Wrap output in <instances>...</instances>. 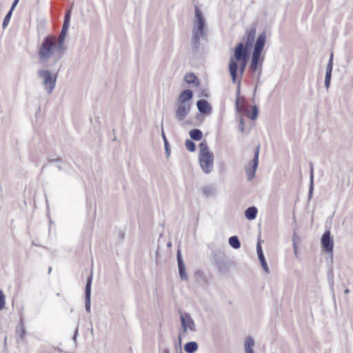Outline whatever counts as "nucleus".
<instances>
[{
  "mask_svg": "<svg viewBox=\"0 0 353 353\" xmlns=\"http://www.w3.org/2000/svg\"><path fill=\"white\" fill-rule=\"evenodd\" d=\"M63 53V46L57 43L54 37L48 36L39 47L38 57L41 63L53 66L61 59Z\"/></svg>",
  "mask_w": 353,
  "mask_h": 353,
  "instance_id": "f257e3e1",
  "label": "nucleus"
},
{
  "mask_svg": "<svg viewBox=\"0 0 353 353\" xmlns=\"http://www.w3.org/2000/svg\"><path fill=\"white\" fill-rule=\"evenodd\" d=\"M248 58V50L244 47L243 43L240 42L235 48L234 56L231 57L229 59L228 70L232 83H235L236 81L238 70L236 62L238 61L239 63V72L241 76H242L247 65Z\"/></svg>",
  "mask_w": 353,
  "mask_h": 353,
  "instance_id": "f03ea898",
  "label": "nucleus"
},
{
  "mask_svg": "<svg viewBox=\"0 0 353 353\" xmlns=\"http://www.w3.org/2000/svg\"><path fill=\"white\" fill-rule=\"evenodd\" d=\"M194 13L195 19L192 23L191 46L193 49L196 50L200 46V41L205 39L206 37V26L202 12L197 6L194 8Z\"/></svg>",
  "mask_w": 353,
  "mask_h": 353,
  "instance_id": "7ed1b4c3",
  "label": "nucleus"
},
{
  "mask_svg": "<svg viewBox=\"0 0 353 353\" xmlns=\"http://www.w3.org/2000/svg\"><path fill=\"white\" fill-rule=\"evenodd\" d=\"M193 97L190 90H183L179 96L175 104V118L179 121H183L189 114Z\"/></svg>",
  "mask_w": 353,
  "mask_h": 353,
  "instance_id": "20e7f679",
  "label": "nucleus"
},
{
  "mask_svg": "<svg viewBox=\"0 0 353 353\" xmlns=\"http://www.w3.org/2000/svg\"><path fill=\"white\" fill-rule=\"evenodd\" d=\"M265 39L266 34L264 32L259 35L254 47V50L252 54L251 63L250 65V70L253 72L256 71L257 69H259L258 74L259 77L262 72V64L264 60V57H261V54L265 46Z\"/></svg>",
  "mask_w": 353,
  "mask_h": 353,
  "instance_id": "39448f33",
  "label": "nucleus"
},
{
  "mask_svg": "<svg viewBox=\"0 0 353 353\" xmlns=\"http://www.w3.org/2000/svg\"><path fill=\"white\" fill-rule=\"evenodd\" d=\"M199 162L202 171L210 174L214 168V155L205 141L199 144Z\"/></svg>",
  "mask_w": 353,
  "mask_h": 353,
  "instance_id": "423d86ee",
  "label": "nucleus"
},
{
  "mask_svg": "<svg viewBox=\"0 0 353 353\" xmlns=\"http://www.w3.org/2000/svg\"><path fill=\"white\" fill-rule=\"evenodd\" d=\"M37 75L45 91L50 94L56 86L57 75L52 74L48 69H39Z\"/></svg>",
  "mask_w": 353,
  "mask_h": 353,
  "instance_id": "0eeeda50",
  "label": "nucleus"
},
{
  "mask_svg": "<svg viewBox=\"0 0 353 353\" xmlns=\"http://www.w3.org/2000/svg\"><path fill=\"white\" fill-rule=\"evenodd\" d=\"M259 146L256 149L254 157L245 168L248 181H252L255 176L256 168L259 165Z\"/></svg>",
  "mask_w": 353,
  "mask_h": 353,
  "instance_id": "6e6552de",
  "label": "nucleus"
},
{
  "mask_svg": "<svg viewBox=\"0 0 353 353\" xmlns=\"http://www.w3.org/2000/svg\"><path fill=\"white\" fill-rule=\"evenodd\" d=\"M321 245L324 251L332 256L333 254V239L329 230H326L323 233L321 237Z\"/></svg>",
  "mask_w": 353,
  "mask_h": 353,
  "instance_id": "1a4fd4ad",
  "label": "nucleus"
},
{
  "mask_svg": "<svg viewBox=\"0 0 353 353\" xmlns=\"http://www.w3.org/2000/svg\"><path fill=\"white\" fill-rule=\"evenodd\" d=\"M180 319L183 332H186L188 330L192 332H194L196 330L194 322L190 314H181Z\"/></svg>",
  "mask_w": 353,
  "mask_h": 353,
  "instance_id": "9d476101",
  "label": "nucleus"
},
{
  "mask_svg": "<svg viewBox=\"0 0 353 353\" xmlns=\"http://www.w3.org/2000/svg\"><path fill=\"white\" fill-rule=\"evenodd\" d=\"M92 283V275H90L86 281L85 290V310L88 312H90L91 309V286Z\"/></svg>",
  "mask_w": 353,
  "mask_h": 353,
  "instance_id": "9b49d317",
  "label": "nucleus"
},
{
  "mask_svg": "<svg viewBox=\"0 0 353 353\" xmlns=\"http://www.w3.org/2000/svg\"><path fill=\"white\" fill-rule=\"evenodd\" d=\"M176 259L179 268V273L181 280L186 281L188 276L185 272V266L183 262L181 250H178L176 253Z\"/></svg>",
  "mask_w": 353,
  "mask_h": 353,
  "instance_id": "f8f14e48",
  "label": "nucleus"
},
{
  "mask_svg": "<svg viewBox=\"0 0 353 353\" xmlns=\"http://www.w3.org/2000/svg\"><path fill=\"white\" fill-rule=\"evenodd\" d=\"M198 110L203 114H209L212 112V107L205 99H200L196 102Z\"/></svg>",
  "mask_w": 353,
  "mask_h": 353,
  "instance_id": "ddd939ff",
  "label": "nucleus"
},
{
  "mask_svg": "<svg viewBox=\"0 0 353 353\" xmlns=\"http://www.w3.org/2000/svg\"><path fill=\"white\" fill-rule=\"evenodd\" d=\"M254 345V340L248 336L245 338L243 343V347L245 353H254L253 347Z\"/></svg>",
  "mask_w": 353,
  "mask_h": 353,
  "instance_id": "4468645a",
  "label": "nucleus"
},
{
  "mask_svg": "<svg viewBox=\"0 0 353 353\" xmlns=\"http://www.w3.org/2000/svg\"><path fill=\"white\" fill-rule=\"evenodd\" d=\"M257 208L254 206L249 207L245 211V216L248 220H253L256 217Z\"/></svg>",
  "mask_w": 353,
  "mask_h": 353,
  "instance_id": "2eb2a0df",
  "label": "nucleus"
},
{
  "mask_svg": "<svg viewBox=\"0 0 353 353\" xmlns=\"http://www.w3.org/2000/svg\"><path fill=\"white\" fill-rule=\"evenodd\" d=\"M68 26H68L67 23L63 24L61 32L58 38L57 43H59L61 46H63L65 37L67 35Z\"/></svg>",
  "mask_w": 353,
  "mask_h": 353,
  "instance_id": "dca6fc26",
  "label": "nucleus"
},
{
  "mask_svg": "<svg viewBox=\"0 0 353 353\" xmlns=\"http://www.w3.org/2000/svg\"><path fill=\"white\" fill-rule=\"evenodd\" d=\"M184 350L188 353H194L198 350V344L194 341L188 342L185 345Z\"/></svg>",
  "mask_w": 353,
  "mask_h": 353,
  "instance_id": "f3484780",
  "label": "nucleus"
},
{
  "mask_svg": "<svg viewBox=\"0 0 353 353\" xmlns=\"http://www.w3.org/2000/svg\"><path fill=\"white\" fill-rule=\"evenodd\" d=\"M190 137L194 141H199L202 139L203 133L199 129L191 130L189 132Z\"/></svg>",
  "mask_w": 353,
  "mask_h": 353,
  "instance_id": "a211bd4d",
  "label": "nucleus"
},
{
  "mask_svg": "<svg viewBox=\"0 0 353 353\" xmlns=\"http://www.w3.org/2000/svg\"><path fill=\"white\" fill-rule=\"evenodd\" d=\"M230 245L234 249H239L241 247V243L239 238L236 236H232L229 238L228 240Z\"/></svg>",
  "mask_w": 353,
  "mask_h": 353,
  "instance_id": "6ab92c4d",
  "label": "nucleus"
},
{
  "mask_svg": "<svg viewBox=\"0 0 353 353\" xmlns=\"http://www.w3.org/2000/svg\"><path fill=\"white\" fill-rule=\"evenodd\" d=\"M255 35H256V29L252 28L251 29L248 33L247 37V41H246V46H250L252 45V43L254 42L255 39Z\"/></svg>",
  "mask_w": 353,
  "mask_h": 353,
  "instance_id": "aec40b11",
  "label": "nucleus"
},
{
  "mask_svg": "<svg viewBox=\"0 0 353 353\" xmlns=\"http://www.w3.org/2000/svg\"><path fill=\"white\" fill-rule=\"evenodd\" d=\"M314 190V172H313V166L311 164L310 167V190L308 192L309 199H310L312 196Z\"/></svg>",
  "mask_w": 353,
  "mask_h": 353,
  "instance_id": "412c9836",
  "label": "nucleus"
},
{
  "mask_svg": "<svg viewBox=\"0 0 353 353\" xmlns=\"http://www.w3.org/2000/svg\"><path fill=\"white\" fill-rule=\"evenodd\" d=\"M259 257V260L260 261V263L263 269V270L268 274L269 273V268H268V264L265 261V256L263 254H261V256H258Z\"/></svg>",
  "mask_w": 353,
  "mask_h": 353,
  "instance_id": "4be33fe9",
  "label": "nucleus"
},
{
  "mask_svg": "<svg viewBox=\"0 0 353 353\" xmlns=\"http://www.w3.org/2000/svg\"><path fill=\"white\" fill-rule=\"evenodd\" d=\"M184 79L188 83H194L196 80V77L192 73H189L185 74Z\"/></svg>",
  "mask_w": 353,
  "mask_h": 353,
  "instance_id": "5701e85b",
  "label": "nucleus"
},
{
  "mask_svg": "<svg viewBox=\"0 0 353 353\" xmlns=\"http://www.w3.org/2000/svg\"><path fill=\"white\" fill-rule=\"evenodd\" d=\"M185 145L187 150H189L190 152L195 151V144L192 141L187 139L185 142Z\"/></svg>",
  "mask_w": 353,
  "mask_h": 353,
  "instance_id": "b1692460",
  "label": "nucleus"
},
{
  "mask_svg": "<svg viewBox=\"0 0 353 353\" xmlns=\"http://www.w3.org/2000/svg\"><path fill=\"white\" fill-rule=\"evenodd\" d=\"M12 14V12L9 10V12L6 15V17L3 19V24H2V27L3 29H5L9 24Z\"/></svg>",
  "mask_w": 353,
  "mask_h": 353,
  "instance_id": "393cba45",
  "label": "nucleus"
},
{
  "mask_svg": "<svg viewBox=\"0 0 353 353\" xmlns=\"http://www.w3.org/2000/svg\"><path fill=\"white\" fill-rule=\"evenodd\" d=\"M202 192L205 195L209 196L214 194V190L211 187H204L202 189Z\"/></svg>",
  "mask_w": 353,
  "mask_h": 353,
  "instance_id": "a878e982",
  "label": "nucleus"
},
{
  "mask_svg": "<svg viewBox=\"0 0 353 353\" xmlns=\"http://www.w3.org/2000/svg\"><path fill=\"white\" fill-rule=\"evenodd\" d=\"M5 296L2 290H0V310H2L5 307Z\"/></svg>",
  "mask_w": 353,
  "mask_h": 353,
  "instance_id": "bb28decb",
  "label": "nucleus"
},
{
  "mask_svg": "<svg viewBox=\"0 0 353 353\" xmlns=\"http://www.w3.org/2000/svg\"><path fill=\"white\" fill-rule=\"evenodd\" d=\"M162 137H163V141H164V145H165V152L167 153V155H170V152H169V149H168V140L165 137V135L164 134V132H163V130L162 129Z\"/></svg>",
  "mask_w": 353,
  "mask_h": 353,
  "instance_id": "cd10ccee",
  "label": "nucleus"
},
{
  "mask_svg": "<svg viewBox=\"0 0 353 353\" xmlns=\"http://www.w3.org/2000/svg\"><path fill=\"white\" fill-rule=\"evenodd\" d=\"M332 67H333V54H331L330 58L329 59V61H328L327 67H326V70L332 72Z\"/></svg>",
  "mask_w": 353,
  "mask_h": 353,
  "instance_id": "c85d7f7f",
  "label": "nucleus"
},
{
  "mask_svg": "<svg viewBox=\"0 0 353 353\" xmlns=\"http://www.w3.org/2000/svg\"><path fill=\"white\" fill-rule=\"evenodd\" d=\"M257 116H258V108L256 105H254L252 108V114L250 116V119L254 121L257 118Z\"/></svg>",
  "mask_w": 353,
  "mask_h": 353,
  "instance_id": "c756f323",
  "label": "nucleus"
},
{
  "mask_svg": "<svg viewBox=\"0 0 353 353\" xmlns=\"http://www.w3.org/2000/svg\"><path fill=\"white\" fill-rule=\"evenodd\" d=\"M239 130L243 133L245 131V121L244 119L241 117L239 119Z\"/></svg>",
  "mask_w": 353,
  "mask_h": 353,
  "instance_id": "7c9ffc66",
  "label": "nucleus"
},
{
  "mask_svg": "<svg viewBox=\"0 0 353 353\" xmlns=\"http://www.w3.org/2000/svg\"><path fill=\"white\" fill-rule=\"evenodd\" d=\"M217 266H218V269H219V270L221 272L224 273V272H226V270H227V267H226V265H225L224 263H219V264L217 265Z\"/></svg>",
  "mask_w": 353,
  "mask_h": 353,
  "instance_id": "2f4dec72",
  "label": "nucleus"
},
{
  "mask_svg": "<svg viewBox=\"0 0 353 353\" xmlns=\"http://www.w3.org/2000/svg\"><path fill=\"white\" fill-rule=\"evenodd\" d=\"M256 252L258 256H261V254H263L262 247L259 242L256 245Z\"/></svg>",
  "mask_w": 353,
  "mask_h": 353,
  "instance_id": "473e14b6",
  "label": "nucleus"
},
{
  "mask_svg": "<svg viewBox=\"0 0 353 353\" xmlns=\"http://www.w3.org/2000/svg\"><path fill=\"white\" fill-rule=\"evenodd\" d=\"M70 23V12H68L66 16L65 17L63 24L67 23L68 26H69Z\"/></svg>",
  "mask_w": 353,
  "mask_h": 353,
  "instance_id": "72a5a7b5",
  "label": "nucleus"
},
{
  "mask_svg": "<svg viewBox=\"0 0 353 353\" xmlns=\"http://www.w3.org/2000/svg\"><path fill=\"white\" fill-rule=\"evenodd\" d=\"M331 77H332V72L326 70L325 79L331 80Z\"/></svg>",
  "mask_w": 353,
  "mask_h": 353,
  "instance_id": "f704fd0d",
  "label": "nucleus"
},
{
  "mask_svg": "<svg viewBox=\"0 0 353 353\" xmlns=\"http://www.w3.org/2000/svg\"><path fill=\"white\" fill-rule=\"evenodd\" d=\"M19 0H14V2L12 3V7L10 10V11L12 12L13 10L14 9V8L17 6V5L19 3Z\"/></svg>",
  "mask_w": 353,
  "mask_h": 353,
  "instance_id": "c9c22d12",
  "label": "nucleus"
},
{
  "mask_svg": "<svg viewBox=\"0 0 353 353\" xmlns=\"http://www.w3.org/2000/svg\"><path fill=\"white\" fill-rule=\"evenodd\" d=\"M330 81L331 80H327V79H325V86L327 89V90L329 89L330 86Z\"/></svg>",
  "mask_w": 353,
  "mask_h": 353,
  "instance_id": "e433bc0d",
  "label": "nucleus"
},
{
  "mask_svg": "<svg viewBox=\"0 0 353 353\" xmlns=\"http://www.w3.org/2000/svg\"><path fill=\"white\" fill-rule=\"evenodd\" d=\"M293 248H294V254H295L296 256H297V246H296V244L294 241V243H293Z\"/></svg>",
  "mask_w": 353,
  "mask_h": 353,
  "instance_id": "4c0bfd02",
  "label": "nucleus"
},
{
  "mask_svg": "<svg viewBox=\"0 0 353 353\" xmlns=\"http://www.w3.org/2000/svg\"><path fill=\"white\" fill-rule=\"evenodd\" d=\"M236 109L239 110V99H237L236 101Z\"/></svg>",
  "mask_w": 353,
  "mask_h": 353,
  "instance_id": "58836bf2",
  "label": "nucleus"
},
{
  "mask_svg": "<svg viewBox=\"0 0 353 353\" xmlns=\"http://www.w3.org/2000/svg\"><path fill=\"white\" fill-rule=\"evenodd\" d=\"M349 292H350V290H349L348 289H346V290H345V294H348Z\"/></svg>",
  "mask_w": 353,
  "mask_h": 353,
  "instance_id": "ea45409f",
  "label": "nucleus"
},
{
  "mask_svg": "<svg viewBox=\"0 0 353 353\" xmlns=\"http://www.w3.org/2000/svg\"><path fill=\"white\" fill-rule=\"evenodd\" d=\"M51 270H52V269H51V268L50 267V268H49V272H50Z\"/></svg>",
  "mask_w": 353,
  "mask_h": 353,
  "instance_id": "a19ab883",
  "label": "nucleus"
}]
</instances>
